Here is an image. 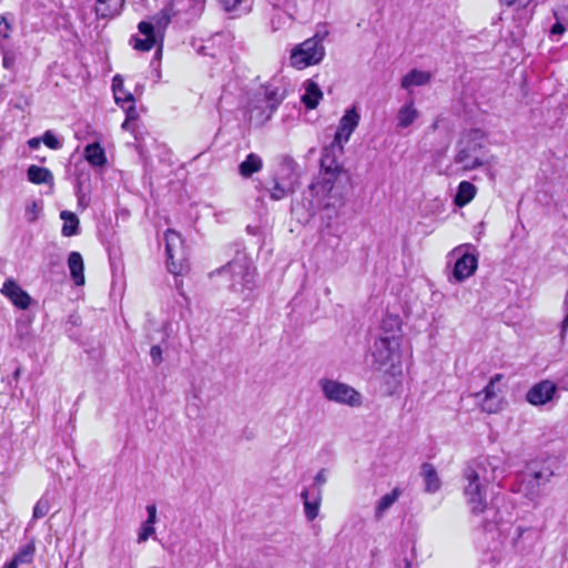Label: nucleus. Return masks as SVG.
Returning a JSON list of instances; mask_svg holds the SVG:
<instances>
[{
    "label": "nucleus",
    "instance_id": "nucleus-1",
    "mask_svg": "<svg viewBox=\"0 0 568 568\" xmlns=\"http://www.w3.org/2000/svg\"><path fill=\"white\" fill-rule=\"evenodd\" d=\"M454 163L463 172L477 169H490L497 163V158L489 152L485 134L479 130L465 133L457 142Z\"/></svg>",
    "mask_w": 568,
    "mask_h": 568
},
{
    "label": "nucleus",
    "instance_id": "nucleus-2",
    "mask_svg": "<svg viewBox=\"0 0 568 568\" xmlns=\"http://www.w3.org/2000/svg\"><path fill=\"white\" fill-rule=\"evenodd\" d=\"M383 333L375 341L373 356L378 368H396L402 359L400 321L397 316H387L382 322Z\"/></svg>",
    "mask_w": 568,
    "mask_h": 568
},
{
    "label": "nucleus",
    "instance_id": "nucleus-3",
    "mask_svg": "<svg viewBox=\"0 0 568 568\" xmlns=\"http://www.w3.org/2000/svg\"><path fill=\"white\" fill-rule=\"evenodd\" d=\"M464 496L473 514H481L487 508V487L494 480V476L488 474L486 464L480 463L470 466L464 474Z\"/></svg>",
    "mask_w": 568,
    "mask_h": 568
},
{
    "label": "nucleus",
    "instance_id": "nucleus-4",
    "mask_svg": "<svg viewBox=\"0 0 568 568\" xmlns=\"http://www.w3.org/2000/svg\"><path fill=\"white\" fill-rule=\"evenodd\" d=\"M175 14L173 2H169L159 13L152 17V21H141L138 29L144 39L132 37L133 48L141 52L150 51L158 41L162 42L163 33L172 17Z\"/></svg>",
    "mask_w": 568,
    "mask_h": 568
},
{
    "label": "nucleus",
    "instance_id": "nucleus-5",
    "mask_svg": "<svg viewBox=\"0 0 568 568\" xmlns=\"http://www.w3.org/2000/svg\"><path fill=\"white\" fill-rule=\"evenodd\" d=\"M318 386L323 396L329 402L353 408L363 404L362 394L346 383L332 378H321Z\"/></svg>",
    "mask_w": 568,
    "mask_h": 568
},
{
    "label": "nucleus",
    "instance_id": "nucleus-6",
    "mask_svg": "<svg viewBox=\"0 0 568 568\" xmlns=\"http://www.w3.org/2000/svg\"><path fill=\"white\" fill-rule=\"evenodd\" d=\"M325 57V47L323 41L313 37L295 45L290 55V64L294 69L304 70L308 67L318 64Z\"/></svg>",
    "mask_w": 568,
    "mask_h": 568
},
{
    "label": "nucleus",
    "instance_id": "nucleus-7",
    "mask_svg": "<svg viewBox=\"0 0 568 568\" xmlns=\"http://www.w3.org/2000/svg\"><path fill=\"white\" fill-rule=\"evenodd\" d=\"M503 381V374H495L484 389L476 394L478 405L484 413L498 414L506 407V386Z\"/></svg>",
    "mask_w": 568,
    "mask_h": 568
},
{
    "label": "nucleus",
    "instance_id": "nucleus-8",
    "mask_svg": "<svg viewBox=\"0 0 568 568\" xmlns=\"http://www.w3.org/2000/svg\"><path fill=\"white\" fill-rule=\"evenodd\" d=\"M471 244H462L452 250L450 255L456 257L449 282L462 283L473 276L478 267V256Z\"/></svg>",
    "mask_w": 568,
    "mask_h": 568
},
{
    "label": "nucleus",
    "instance_id": "nucleus-9",
    "mask_svg": "<svg viewBox=\"0 0 568 568\" xmlns=\"http://www.w3.org/2000/svg\"><path fill=\"white\" fill-rule=\"evenodd\" d=\"M554 471L546 466L531 470L520 484L519 490L531 501L544 495L545 486L551 480Z\"/></svg>",
    "mask_w": 568,
    "mask_h": 568
},
{
    "label": "nucleus",
    "instance_id": "nucleus-10",
    "mask_svg": "<svg viewBox=\"0 0 568 568\" xmlns=\"http://www.w3.org/2000/svg\"><path fill=\"white\" fill-rule=\"evenodd\" d=\"M165 247L168 254V267L171 273L180 275L184 272V246L181 235L173 231L165 232Z\"/></svg>",
    "mask_w": 568,
    "mask_h": 568
},
{
    "label": "nucleus",
    "instance_id": "nucleus-11",
    "mask_svg": "<svg viewBox=\"0 0 568 568\" xmlns=\"http://www.w3.org/2000/svg\"><path fill=\"white\" fill-rule=\"evenodd\" d=\"M361 122V113L358 108L353 105L345 110L344 114L338 121L333 143L336 146L344 148L351 140L352 134L355 132Z\"/></svg>",
    "mask_w": 568,
    "mask_h": 568
},
{
    "label": "nucleus",
    "instance_id": "nucleus-12",
    "mask_svg": "<svg viewBox=\"0 0 568 568\" xmlns=\"http://www.w3.org/2000/svg\"><path fill=\"white\" fill-rule=\"evenodd\" d=\"M557 394V386L549 379L532 385L526 394V400L534 406L546 405Z\"/></svg>",
    "mask_w": 568,
    "mask_h": 568
},
{
    "label": "nucleus",
    "instance_id": "nucleus-13",
    "mask_svg": "<svg viewBox=\"0 0 568 568\" xmlns=\"http://www.w3.org/2000/svg\"><path fill=\"white\" fill-rule=\"evenodd\" d=\"M304 516L307 521L315 520L320 515L323 490L320 487H306L301 493Z\"/></svg>",
    "mask_w": 568,
    "mask_h": 568
},
{
    "label": "nucleus",
    "instance_id": "nucleus-14",
    "mask_svg": "<svg viewBox=\"0 0 568 568\" xmlns=\"http://www.w3.org/2000/svg\"><path fill=\"white\" fill-rule=\"evenodd\" d=\"M342 173L337 172H321L315 182L311 184L312 193L320 200H325L329 196L333 191L336 181Z\"/></svg>",
    "mask_w": 568,
    "mask_h": 568
},
{
    "label": "nucleus",
    "instance_id": "nucleus-15",
    "mask_svg": "<svg viewBox=\"0 0 568 568\" xmlns=\"http://www.w3.org/2000/svg\"><path fill=\"white\" fill-rule=\"evenodd\" d=\"M344 148L336 146L335 143L323 148L321 155V172H343V166L339 164L338 159L343 155Z\"/></svg>",
    "mask_w": 568,
    "mask_h": 568
},
{
    "label": "nucleus",
    "instance_id": "nucleus-16",
    "mask_svg": "<svg viewBox=\"0 0 568 568\" xmlns=\"http://www.w3.org/2000/svg\"><path fill=\"white\" fill-rule=\"evenodd\" d=\"M123 89V79L121 75L116 74L112 80L115 103L125 110L129 114V119H136L138 113L134 105V98L132 93H125V97H122Z\"/></svg>",
    "mask_w": 568,
    "mask_h": 568
},
{
    "label": "nucleus",
    "instance_id": "nucleus-17",
    "mask_svg": "<svg viewBox=\"0 0 568 568\" xmlns=\"http://www.w3.org/2000/svg\"><path fill=\"white\" fill-rule=\"evenodd\" d=\"M1 293L20 310H27L30 305L31 298L29 294L12 280H7L3 283Z\"/></svg>",
    "mask_w": 568,
    "mask_h": 568
},
{
    "label": "nucleus",
    "instance_id": "nucleus-18",
    "mask_svg": "<svg viewBox=\"0 0 568 568\" xmlns=\"http://www.w3.org/2000/svg\"><path fill=\"white\" fill-rule=\"evenodd\" d=\"M222 10L231 18H241L253 9L254 0H217Z\"/></svg>",
    "mask_w": 568,
    "mask_h": 568
},
{
    "label": "nucleus",
    "instance_id": "nucleus-19",
    "mask_svg": "<svg viewBox=\"0 0 568 568\" xmlns=\"http://www.w3.org/2000/svg\"><path fill=\"white\" fill-rule=\"evenodd\" d=\"M284 100V91L278 87L267 85L265 88V99L262 101L267 105V113L256 116L258 121H268L276 108Z\"/></svg>",
    "mask_w": 568,
    "mask_h": 568
},
{
    "label": "nucleus",
    "instance_id": "nucleus-20",
    "mask_svg": "<svg viewBox=\"0 0 568 568\" xmlns=\"http://www.w3.org/2000/svg\"><path fill=\"white\" fill-rule=\"evenodd\" d=\"M419 118V111L414 101L404 103L396 113V125L398 129H407Z\"/></svg>",
    "mask_w": 568,
    "mask_h": 568
},
{
    "label": "nucleus",
    "instance_id": "nucleus-21",
    "mask_svg": "<svg viewBox=\"0 0 568 568\" xmlns=\"http://www.w3.org/2000/svg\"><path fill=\"white\" fill-rule=\"evenodd\" d=\"M124 2L125 0H97L95 14L100 19H112L121 13Z\"/></svg>",
    "mask_w": 568,
    "mask_h": 568
},
{
    "label": "nucleus",
    "instance_id": "nucleus-22",
    "mask_svg": "<svg viewBox=\"0 0 568 568\" xmlns=\"http://www.w3.org/2000/svg\"><path fill=\"white\" fill-rule=\"evenodd\" d=\"M432 73L424 70L413 69L402 78L400 87L409 91L414 87H422L432 80Z\"/></svg>",
    "mask_w": 568,
    "mask_h": 568
},
{
    "label": "nucleus",
    "instance_id": "nucleus-23",
    "mask_svg": "<svg viewBox=\"0 0 568 568\" xmlns=\"http://www.w3.org/2000/svg\"><path fill=\"white\" fill-rule=\"evenodd\" d=\"M68 267L75 285L82 286L85 283L84 262L79 252H71L68 257Z\"/></svg>",
    "mask_w": 568,
    "mask_h": 568
},
{
    "label": "nucleus",
    "instance_id": "nucleus-24",
    "mask_svg": "<svg viewBox=\"0 0 568 568\" xmlns=\"http://www.w3.org/2000/svg\"><path fill=\"white\" fill-rule=\"evenodd\" d=\"M304 93L302 94V102L307 109H315L320 101L323 99V92L321 91L317 83L313 80L304 82Z\"/></svg>",
    "mask_w": 568,
    "mask_h": 568
},
{
    "label": "nucleus",
    "instance_id": "nucleus-25",
    "mask_svg": "<svg viewBox=\"0 0 568 568\" xmlns=\"http://www.w3.org/2000/svg\"><path fill=\"white\" fill-rule=\"evenodd\" d=\"M477 194V187L468 181H462L458 184L454 203L458 207H464L470 203Z\"/></svg>",
    "mask_w": 568,
    "mask_h": 568
},
{
    "label": "nucleus",
    "instance_id": "nucleus-26",
    "mask_svg": "<svg viewBox=\"0 0 568 568\" xmlns=\"http://www.w3.org/2000/svg\"><path fill=\"white\" fill-rule=\"evenodd\" d=\"M27 178L33 184L53 185V175L47 168L30 165L27 170Z\"/></svg>",
    "mask_w": 568,
    "mask_h": 568
},
{
    "label": "nucleus",
    "instance_id": "nucleus-27",
    "mask_svg": "<svg viewBox=\"0 0 568 568\" xmlns=\"http://www.w3.org/2000/svg\"><path fill=\"white\" fill-rule=\"evenodd\" d=\"M263 168V160L255 153H250L239 165V172L243 178H250Z\"/></svg>",
    "mask_w": 568,
    "mask_h": 568
},
{
    "label": "nucleus",
    "instance_id": "nucleus-28",
    "mask_svg": "<svg viewBox=\"0 0 568 568\" xmlns=\"http://www.w3.org/2000/svg\"><path fill=\"white\" fill-rule=\"evenodd\" d=\"M399 496L400 490L398 488H394L390 493L382 496L375 506V518L377 520L382 519L384 514L395 504Z\"/></svg>",
    "mask_w": 568,
    "mask_h": 568
},
{
    "label": "nucleus",
    "instance_id": "nucleus-29",
    "mask_svg": "<svg viewBox=\"0 0 568 568\" xmlns=\"http://www.w3.org/2000/svg\"><path fill=\"white\" fill-rule=\"evenodd\" d=\"M84 158L93 166H103L106 163L105 152L99 143L88 144L84 149Z\"/></svg>",
    "mask_w": 568,
    "mask_h": 568
},
{
    "label": "nucleus",
    "instance_id": "nucleus-30",
    "mask_svg": "<svg viewBox=\"0 0 568 568\" xmlns=\"http://www.w3.org/2000/svg\"><path fill=\"white\" fill-rule=\"evenodd\" d=\"M423 477L426 486V491L436 493L440 488V480L435 468L432 465L423 466Z\"/></svg>",
    "mask_w": 568,
    "mask_h": 568
},
{
    "label": "nucleus",
    "instance_id": "nucleus-31",
    "mask_svg": "<svg viewBox=\"0 0 568 568\" xmlns=\"http://www.w3.org/2000/svg\"><path fill=\"white\" fill-rule=\"evenodd\" d=\"M60 217L63 220L62 234L64 236L75 235L79 226V219L77 215L69 211H62Z\"/></svg>",
    "mask_w": 568,
    "mask_h": 568
},
{
    "label": "nucleus",
    "instance_id": "nucleus-32",
    "mask_svg": "<svg viewBox=\"0 0 568 568\" xmlns=\"http://www.w3.org/2000/svg\"><path fill=\"white\" fill-rule=\"evenodd\" d=\"M290 192L291 189L288 186H286L283 183H280L276 180L274 181L273 186L268 189L270 197L274 201L284 199L285 196L288 195Z\"/></svg>",
    "mask_w": 568,
    "mask_h": 568
},
{
    "label": "nucleus",
    "instance_id": "nucleus-33",
    "mask_svg": "<svg viewBox=\"0 0 568 568\" xmlns=\"http://www.w3.org/2000/svg\"><path fill=\"white\" fill-rule=\"evenodd\" d=\"M34 548L32 546H28L21 549L12 559L17 566L21 564L30 562L33 557Z\"/></svg>",
    "mask_w": 568,
    "mask_h": 568
},
{
    "label": "nucleus",
    "instance_id": "nucleus-34",
    "mask_svg": "<svg viewBox=\"0 0 568 568\" xmlns=\"http://www.w3.org/2000/svg\"><path fill=\"white\" fill-rule=\"evenodd\" d=\"M50 510V503L45 498H41L37 501L33 508V519H40L44 517Z\"/></svg>",
    "mask_w": 568,
    "mask_h": 568
},
{
    "label": "nucleus",
    "instance_id": "nucleus-35",
    "mask_svg": "<svg viewBox=\"0 0 568 568\" xmlns=\"http://www.w3.org/2000/svg\"><path fill=\"white\" fill-rule=\"evenodd\" d=\"M267 113V105H265L262 101L254 105L251 110H250V120L252 122H254L256 125H262L264 124L266 121H258L256 116L260 115H264Z\"/></svg>",
    "mask_w": 568,
    "mask_h": 568
},
{
    "label": "nucleus",
    "instance_id": "nucleus-36",
    "mask_svg": "<svg viewBox=\"0 0 568 568\" xmlns=\"http://www.w3.org/2000/svg\"><path fill=\"white\" fill-rule=\"evenodd\" d=\"M155 534V528L152 525L146 524L143 521L141 524V527L138 532V542L143 544L151 536Z\"/></svg>",
    "mask_w": 568,
    "mask_h": 568
},
{
    "label": "nucleus",
    "instance_id": "nucleus-37",
    "mask_svg": "<svg viewBox=\"0 0 568 568\" xmlns=\"http://www.w3.org/2000/svg\"><path fill=\"white\" fill-rule=\"evenodd\" d=\"M41 139L42 142L51 150H59L62 146L61 141L51 131H45Z\"/></svg>",
    "mask_w": 568,
    "mask_h": 568
},
{
    "label": "nucleus",
    "instance_id": "nucleus-38",
    "mask_svg": "<svg viewBox=\"0 0 568 568\" xmlns=\"http://www.w3.org/2000/svg\"><path fill=\"white\" fill-rule=\"evenodd\" d=\"M148 518L144 520L146 524L154 526L156 523V506L154 504L146 506Z\"/></svg>",
    "mask_w": 568,
    "mask_h": 568
},
{
    "label": "nucleus",
    "instance_id": "nucleus-39",
    "mask_svg": "<svg viewBox=\"0 0 568 568\" xmlns=\"http://www.w3.org/2000/svg\"><path fill=\"white\" fill-rule=\"evenodd\" d=\"M16 64V55L12 52H6L2 59V65L4 69L11 70Z\"/></svg>",
    "mask_w": 568,
    "mask_h": 568
},
{
    "label": "nucleus",
    "instance_id": "nucleus-40",
    "mask_svg": "<svg viewBox=\"0 0 568 568\" xmlns=\"http://www.w3.org/2000/svg\"><path fill=\"white\" fill-rule=\"evenodd\" d=\"M150 356L152 358V362L155 365H159L162 362V349L160 346L154 345L151 347Z\"/></svg>",
    "mask_w": 568,
    "mask_h": 568
},
{
    "label": "nucleus",
    "instance_id": "nucleus-41",
    "mask_svg": "<svg viewBox=\"0 0 568 568\" xmlns=\"http://www.w3.org/2000/svg\"><path fill=\"white\" fill-rule=\"evenodd\" d=\"M326 483V474H325V470H320L315 477H314V483L313 485H311L310 487H320L322 488V486Z\"/></svg>",
    "mask_w": 568,
    "mask_h": 568
},
{
    "label": "nucleus",
    "instance_id": "nucleus-42",
    "mask_svg": "<svg viewBox=\"0 0 568 568\" xmlns=\"http://www.w3.org/2000/svg\"><path fill=\"white\" fill-rule=\"evenodd\" d=\"M10 33V24L4 18H0V37L8 38Z\"/></svg>",
    "mask_w": 568,
    "mask_h": 568
},
{
    "label": "nucleus",
    "instance_id": "nucleus-43",
    "mask_svg": "<svg viewBox=\"0 0 568 568\" xmlns=\"http://www.w3.org/2000/svg\"><path fill=\"white\" fill-rule=\"evenodd\" d=\"M564 308L566 311V316L562 321V332H565L568 328V291L564 300Z\"/></svg>",
    "mask_w": 568,
    "mask_h": 568
},
{
    "label": "nucleus",
    "instance_id": "nucleus-44",
    "mask_svg": "<svg viewBox=\"0 0 568 568\" xmlns=\"http://www.w3.org/2000/svg\"><path fill=\"white\" fill-rule=\"evenodd\" d=\"M38 213V205L37 203H32L31 206L28 209V216L30 221H34L37 219Z\"/></svg>",
    "mask_w": 568,
    "mask_h": 568
},
{
    "label": "nucleus",
    "instance_id": "nucleus-45",
    "mask_svg": "<svg viewBox=\"0 0 568 568\" xmlns=\"http://www.w3.org/2000/svg\"><path fill=\"white\" fill-rule=\"evenodd\" d=\"M551 34H562L565 32V28L561 23L557 22L551 27Z\"/></svg>",
    "mask_w": 568,
    "mask_h": 568
},
{
    "label": "nucleus",
    "instance_id": "nucleus-46",
    "mask_svg": "<svg viewBox=\"0 0 568 568\" xmlns=\"http://www.w3.org/2000/svg\"><path fill=\"white\" fill-rule=\"evenodd\" d=\"M41 142H42L41 138H32L28 141V145L30 149L36 150L40 146Z\"/></svg>",
    "mask_w": 568,
    "mask_h": 568
},
{
    "label": "nucleus",
    "instance_id": "nucleus-47",
    "mask_svg": "<svg viewBox=\"0 0 568 568\" xmlns=\"http://www.w3.org/2000/svg\"><path fill=\"white\" fill-rule=\"evenodd\" d=\"M229 268L233 273H242L243 265L241 263H239V262H232V263L229 264Z\"/></svg>",
    "mask_w": 568,
    "mask_h": 568
},
{
    "label": "nucleus",
    "instance_id": "nucleus-48",
    "mask_svg": "<svg viewBox=\"0 0 568 568\" xmlns=\"http://www.w3.org/2000/svg\"><path fill=\"white\" fill-rule=\"evenodd\" d=\"M501 6L511 7L516 0H499Z\"/></svg>",
    "mask_w": 568,
    "mask_h": 568
},
{
    "label": "nucleus",
    "instance_id": "nucleus-49",
    "mask_svg": "<svg viewBox=\"0 0 568 568\" xmlns=\"http://www.w3.org/2000/svg\"><path fill=\"white\" fill-rule=\"evenodd\" d=\"M78 197H79V202L82 203L84 195L82 194L81 184H79V187H78Z\"/></svg>",
    "mask_w": 568,
    "mask_h": 568
},
{
    "label": "nucleus",
    "instance_id": "nucleus-50",
    "mask_svg": "<svg viewBox=\"0 0 568 568\" xmlns=\"http://www.w3.org/2000/svg\"><path fill=\"white\" fill-rule=\"evenodd\" d=\"M131 120L132 119H129V114L126 113V120L122 123V129L126 130Z\"/></svg>",
    "mask_w": 568,
    "mask_h": 568
},
{
    "label": "nucleus",
    "instance_id": "nucleus-51",
    "mask_svg": "<svg viewBox=\"0 0 568 568\" xmlns=\"http://www.w3.org/2000/svg\"><path fill=\"white\" fill-rule=\"evenodd\" d=\"M4 568H18V566L16 565V562H13V561L11 560L10 562H8V564L6 565V567H4Z\"/></svg>",
    "mask_w": 568,
    "mask_h": 568
},
{
    "label": "nucleus",
    "instance_id": "nucleus-52",
    "mask_svg": "<svg viewBox=\"0 0 568 568\" xmlns=\"http://www.w3.org/2000/svg\"><path fill=\"white\" fill-rule=\"evenodd\" d=\"M244 276H245V277H252V276H251V274H250L248 272H246V273L244 274Z\"/></svg>",
    "mask_w": 568,
    "mask_h": 568
},
{
    "label": "nucleus",
    "instance_id": "nucleus-53",
    "mask_svg": "<svg viewBox=\"0 0 568 568\" xmlns=\"http://www.w3.org/2000/svg\"><path fill=\"white\" fill-rule=\"evenodd\" d=\"M125 93H128V92L123 89L122 97H125Z\"/></svg>",
    "mask_w": 568,
    "mask_h": 568
}]
</instances>
